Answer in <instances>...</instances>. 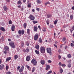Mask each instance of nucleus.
I'll list each match as a JSON object with an SVG mask.
<instances>
[{
    "instance_id": "20",
    "label": "nucleus",
    "mask_w": 74,
    "mask_h": 74,
    "mask_svg": "<svg viewBox=\"0 0 74 74\" xmlns=\"http://www.w3.org/2000/svg\"><path fill=\"white\" fill-rule=\"evenodd\" d=\"M35 48L37 49H39V45H37L35 46Z\"/></svg>"
},
{
    "instance_id": "7",
    "label": "nucleus",
    "mask_w": 74,
    "mask_h": 74,
    "mask_svg": "<svg viewBox=\"0 0 74 74\" xmlns=\"http://www.w3.org/2000/svg\"><path fill=\"white\" fill-rule=\"evenodd\" d=\"M24 69V66H22L21 67V68L19 70V72L20 73H22Z\"/></svg>"
},
{
    "instance_id": "27",
    "label": "nucleus",
    "mask_w": 74,
    "mask_h": 74,
    "mask_svg": "<svg viewBox=\"0 0 74 74\" xmlns=\"http://www.w3.org/2000/svg\"><path fill=\"white\" fill-rule=\"evenodd\" d=\"M58 21V20L56 19V20H55L54 22V23L55 25H56V23H57Z\"/></svg>"
},
{
    "instance_id": "26",
    "label": "nucleus",
    "mask_w": 74,
    "mask_h": 74,
    "mask_svg": "<svg viewBox=\"0 0 74 74\" xmlns=\"http://www.w3.org/2000/svg\"><path fill=\"white\" fill-rule=\"evenodd\" d=\"M30 29H28L27 30V33L28 34H30Z\"/></svg>"
},
{
    "instance_id": "59",
    "label": "nucleus",
    "mask_w": 74,
    "mask_h": 74,
    "mask_svg": "<svg viewBox=\"0 0 74 74\" xmlns=\"http://www.w3.org/2000/svg\"><path fill=\"white\" fill-rule=\"evenodd\" d=\"M50 28H53V26L52 25H51L50 26Z\"/></svg>"
},
{
    "instance_id": "34",
    "label": "nucleus",
    "mask_w": 74,
    "mask_h": 74,
    "mask_svg": "<svg viewBox=\"0 0 74 74\" xmlns=\"http://www.w3.org/2000/svg\"><path fill=\"white\" fill-rule=\"evenodd\" d=\"M47 4H50V3L49 2H47L45 3V5L46 6L47 5Z\"/></svg>"
},
{
    "instance_id": "31",
    "label": "nucleus",
    "mask_w": 74,
    "mask_h": 74,
    "mask_svg": "<svg viewBox=\"0 0 74 74\" xmlns=\"http://www.w3.org/2000/svg\"><path fill=\"white\" fill-rule=\"evenodd\" d=\"M18 58V56L17 55L14 56V59L16 60Z\"/></svg>"
},
{
    "instance_id": "18",
    "label": "nucleus",
    "mask_w": 74,
    "mask_h": 74,
    "mask_svg": "<svg viewBox=\"0 0 74 74\" xmlns=\"http://www.w3.org/2000/svg\"><path fill=\"white\" fill-rule=\"evenodd\" d=\"M8 49H9V48L7 46L5 47L4 48V50L5 51H8Z\"/></svg>"
},
{
    "instance_id": "4",
    "label": "nucleus",
    "mask_w": 74,
    "mask_h": 74,
    "mask_svg": "<svg viewBox=\"0 0 74 74\" xmlns=\"http://www.w3.org/2000/svg\"><path fill=\"white\" fill-rule=\"evenodd\" d=\"M47 52L48 53H51L52 50L50 48H48L47 49Z\"/></svg>"
},
{
    "instance_id": "55",
    "label": "nucleus",
    "mask_w": 74,
    "mask_h": 74,
    "mask_svg": "<svg viewBox=\"0 0 74 74\" xmlns=\"http://www.w3.org/2000/svg\"><path fill=\"white\" fill-rule=\"evenodd\" d=\"M20 69V66H18L17 68V69L18 70H19Z\"/></svg>"
},
{
    "instance_id": "1",
    "label": "nucleus",
    "mask_w": 74,
    "mask_h": 74,
    "mask_svg": "<svg viewBox=\"0 0 74 74\" xmlns=\"http://www.w3.org/2000/svg\"><path fill=\"white\" fill-rule=\"evenodd\" d=\"M40 51L42 53H44L45 52V48L44 47H40Z\"/></svg>"
},
{
    "instance_id": "45",
    "label": "nucleus",
    "mask_w": 74,
    "mask_h": 74,
    "mask_svg": "<svg viewBox=\"0 0 74 74\" xmlns=\"http://www.w3.org/2000/svg\"><path fill=\"white\" fill-rule=\"evenodd\" d=\"M21 3V1H19L17 3L18 4H20Z\"/></svg>"
},
{
    "instance_id": "54",
    "label": "nucleus",
    "mask_w": 74,
    "mask_h": 74,
    "mask_svg": "<svg viewBox=\"0 0 74 74\" xmlns=\"http://www.w3.org/2000/svg\"><path fill=\"white\" fill-rule=\"evenodd\" d=\"M58 52H59V53H61V52H62V50H61L60 49H59L58 50Z\"/></svg>"
},
{
    "instance_id": "39",
    "label": "nucleus",
    "mask_w": 74,
    "mask_h": 74,
    "mask_svg": "<svg viewBox=\"0 0 74 74\" xmlns=\"http://www.w3.org/2000/svg\"><path fill=\"white\" fill-rule=\"evenodd\" d=\"M62 41L63 42H64V41H66V38H65V37L63 38L62 39Z\"/></svg>"
},
{
    "instance_id": "13",
    "label": "nucleus",
    "mask_w": 74,
    "mask_h": 74,
    "mask_svg": "<svg viewBox=\"0 0 74 74\" xmlns=\"http://www.w3.org/2000/svg\"><path fill=\"white\" fill-rule=\"evenodd\" d=\"M50 69V66L49 65H47L46 67V70H48V69Z\"/></svg>"
},
{
    "instance_id": "5",
    "label": "nucleus",
    "mask_w": 74,
    "mask_h": 74,
    "mask_svg": "<svg viewBox=\"0 0 74 74\" xmlns=\"http://www.w3.org/2000/svg\"><path fill=\"white\" fill-rule=\"evenodd\" d=\"M31 63L34 65H36L37 64V61L34 59H33L31 61Z\"/></svg>"
},
{
    "instance_id": "33",
    "label": "nucleus",
    "mask_w": 74,
    "mask_h": 74,
    "mask_svg": "<svg viewBox=\"0 0 74 74\" xmlns=\"http://www.w3.org/2000/svg\"><path fill=\"white\" fill-rule=\"evenodd\" d=\"M24 42H22L21 44V46L22 47H23L24 46Z\"/></svg>"
},
{
    "instance_id": "32",
    "label": "nucleus",
    "mask_w": 74,
    "mask_h": 74,
    "mask_svg": "<svg viewBox=\"0 0 74 74\" xmlns=\"http://www.w3.org/2000/svg\"><path fill=\"white\" fill-rule=\"evenodd\" d=\"M67 66L68 67H69V68H70V67H71V64H68Z\"/></svg>"
},
{
    "instance_id": "35",
    "label": "nucleus",
    "mask_w": 74,
    "mask_h": 74,
    "mask_svg": "<svg viewBox=\"0 0 74 74\" xmlns=\"http://www.w3.org/2000/svg\"><path fill=\"white\" fill-rule=\"evenodd\" d=\"M24 33H25V31H24V30H22L21 31V34H22L23 35L24 34Z\"/></svg>"
},
{
    "instance_id": "56",
    "label": "nucleus",
    "mask_w": 74,
    "mask_h": 74,
    "mask_svg": "<svg viewBox=\"0 0 74 74\" xmlns=\"http://www.w3.org/2000/svg\"><path fill=\"white\" fill-rule=\"evenodd\" d=\"M48 63H52V61H51V60H49L48 61Z\"/></svg>"
},
{
    "instance_id": "30",
    "label": "nucleus",
    "mask_w": 74,
    "mask_h": 74,
    "mask_svg": "<svg viewBox=\"0 0 74 74\" xmlns=\"http://www.w3.org/2000/svg\"><path fill=\"white\" fill-rule=\"evenodd\" d=\"M67 57L68 58H71V55L70 54H68Z\"/></svg>"
},
{
    "instance_id": "16",
    "label": "nucleus",
    "mask_w": 74,
    "mask_h": 74,
    "mask_svg": "<svg viewBox=\"0 0 74 74\" xmlns=\"http://www.w3.org/2000/svg\"><path fill=\"white\" fill-rule=\"evenodd\" d=\"M26 67L27 69H28L29 71H31V68H30V67L29 66L27 65L26 66Z\"/></svg>"
},
{
    "instance_id": "60",
    "label": "nucleus",
    "mask_w": 74,
    "mask_h": 74,
    "mask_svg": "<svg viewBox=\"0 0 74 74\" xmlns=\"http://www.w3.org/2000/svg\"><path fill=\"white\" fill-rule=\"evenodd\" d=\"M54 47H56V48H58V46H57V45H56L55 44L54 45Z\"/></svg>"
},
{
    "instance_id": "50",
    "label": "nucleus",
    "mask_w": 74,
    "mask_h": 74,
    "mask_svg": "<svg viewBox=\"0 0 74 74\" xmlns=\"http://www.w3.org/2000/svg\"><path fill=\"white\" fill-rule=\"evenodd\" d=\"M71 46L72 47H74V44L73 43H71Z\"/></svg>"
},
{
    "instance_id": "10",
    "label": "nucleus",
    "mask_w": 74,
    "mask_h": 74,
    "mask_svg": "<svg viewBox=\"0 0 74 74\" xmlns=\"http://www.w3.org/2000/svg\"><path fill=\"white\" fill-rule=\"evenodd\" d=\"M4 67V65L3 64L0 65V70H3V69Z\"/></svg>"
},
{
    "instance_id": "8",
    "label": "nucleus",
    "mask_w": 74,
    "mask_h": 74,
    "mask_svg": "<svg viewBox=\"0 0 74 74\" xmlns=\"http://www.w3.org/2000/svg\"><path fill=\"white\" fill-rule=\"evenodd\" d=\"M40 63L41 64H42V65H44V64H45V60H42L40 61Z\"/></svg>"
},
{
    "instance_id": "12",
    "label": "nucleus",
    "mask_w": 74,
    "mask_h": 74,
    "mask_svg": "<svg viewBox=\"0 0 74 74\" xmlns=\"http://www.w3.org/2000/svg\"><path fill=\"white\" fill-rule=\"evenodd\" d=\"M11 59V58L9 57L8 58L6 59V62H8V61H9V60H10Z\"/></svg>"
},
{
    "instance_id": "3",
    "label": "nucleus",
    "mask_w": 74,
    "mask_h": 74,
    "mask_svg": "<svg viewBox=\"0 0 74 74\" xmlns=\"http://www.w3.org/2000/svg\"><path fill=\"white\" fill-rule=\"evenodd\" d=\"M9 45H10L12 48H15V46L14 45V43L13 42H11L9 43Z\"/></svg>"
},
{
    "instance_id": "21",
    "label": "nucleus",
    "mask_w": 74,
    "mask_h": 74,
    "mask_svg": "<svg viewBox=\"0 0 74 74\" xmlns=\"http://www.w3.org/2000/svg\"><path fill=\"white\" fill-rule=\"evenodd\" d=\"M39 42H40V43H41L42 42V39H41V38H40L38 40Z\"/></svg>"
},
{
    "instance_id": "57",
    "label": "nucleus",
    "mask_w": 74,
    "mask_h": 74,
    "mask_svg": "<svg viewBox=\"0 0 74 74\" xmlns=\"http://www.w3.org/2000/svg\"><path fill=\"white\" fill-rule=\"evenodd\" d=\"M36 10L38 11H40V9H39V8H36Z\"/></svg>"
},
{
    "instance_id": "53",
    "label": "nucleus",
    "mask_w": 74,
    "mask_h": 74,
    "mask_svg": "<svg viewBox=\"0 0 74 74\" xmlns=\"http://www.w3.org/2000/svg\"><path fill=\"white\" fill-rule=\"evenodd\" d=\"M58 58L59 59H61V56L59 55L58 56Z\"/></svg>"
},
{
    "instance_id": "37",
    "label": "nucleus",
    "mask_w": 74,
    "mask_h": 74,
    "mask_svg": "<svg viewBox=\"0 0 74 74\" xmlns=\"http://www.w3.org/2000/svg\"><path fill=\"white\" fill-rule=\"evenodd\" d=\"M31 5H32V4H31V3H30L29 4H28L27 5L28 7V8L31 7Z\"/></svg>"
},
{
    "instance_id": "23",
    "label": "nucleus",
    "mask_w": 74,
    "mask_h": 74,
    "mask_svg": "<svg viewBox=\"0 0 74 74\" xmlns=\"http://www.w3.org/2000/svg\"><path fill=\"white\" fill-rule=\"evenodd\" d=\"M35 52L36 54H40V52H39V51H37V50H36L35 51Z\"/></svg>"
},
{
    "instance_id": "11",
    "label": "nucleus",
    "mask_w": 74,
    "mask_h": 74,
    "mask_svg": "<svg viewBox=\"0 0 74 74\" xmlns=\"http://www.w3.org/2000/svg\"><path fill=\"white\" fill-rule=\"evenodd\" d=\"M12 31H14L15 30V26L14 25H12Z\"/></svg>"
},
{
    "instance_id": "47",
    "label": "nucleus",
    "mask_w": 74,
    "mask_h": 74,
    "mask_svg": "<svg viewBox=\"0 0 74 74\" xmlns=\"http://www.w3.org/2000/svg\"><path fill=\"white\" fill-rule=\"evenodd\" d=\"M25 44H26V45H27V46H29V42H26L25 43Z\"/></svg>"
},
{
    "instance_id": "44",
    "label": "nucleus",
    "mask_w": 74,
    "mask_h": 74,
    "mask_svg": "<svg viewBox=\"0 0 74 74\" xmlns=\"http://www.w3.org/2000/svg\"><path fill=\"white\" fill-rule=\"evenodd\" d=\"M37 2L38 3V4H40V3H41L40 1H39V0H37Z\"/></svg>"
},
{
    "instance_id": "43",
    "label": "nucleus",
    "mask_w": 74,
    "mask_h": 74,
    "mask_svg": "<svg viewBox=\"0 0 74 74\" xmlns=\"http://www.w3.org/2000/svg\"><path fill=\"white\" fill-rule=\"evenodd\" d=\"M18 33L19 34H21V30H19L18 32Z\"/></svg>"
},
{
    "instance_id": "6",
    "label": "nucleus",
    "mask_w": 74,
    "mask_h": 74,
    "mask_svg": "<svg viewBox=\"0 0 74 74\" xmlns=\"http://www.w3.org/2000/svg\"><path fill=\"white\" fill-rule=\"evenodd\" d=\"M38 34L36 33L35 34V35L34 36V40L35 41H36L38 39Z\"/></svg>"
},
{
    "instance_id": "2",
    "label": "nucleus",
    "mask_w": 74,
    "mask_h": 74,
    "mask_svg": "<svg viewBox=\"0 0 74 74\" xmlns=\"http://www.w3.org/2000/svg\"><path fill=\"white\" fill-rule=\"evenodd\" d=\"M29 18L30 20L33 21L35 19V17L32 14H30L29 16Z\"/></svg>"
},
{
    "instance_id": "52",
    "label": "nucleus",
    "mask_w": 74,
    "mask_h": 74,
    "mask_svg": "<svg viewBox=\"0 0 74 74\" xmlns=\"http://www.w3.org/2000/svg\"><path fill=\"white\" fill-rule=\"evenodd\" d=\"M69 64H71V60H69Z\"/></svg>"
},
{
    "instance_id": "63",
    "label": "nucleus",
    "mask_w": 74,
    "mask_h": 74,
    "mask_svg": "<svg viewBox=\"0 0 74 74\" xmlns=\"http://www.w3.org/2000/svg\"><path fill=\"white\" fill-rule=\"evenodd\" d=\"M26 1V0H23V3H25Z\"/></svg>"
},
{
    "instance_id": "19",
    "label": "nucleus",
    "mask_w": 74,
    "mask_h": 74,
    "mask_svg": "<svg viewBox=\"0 0 74 74\" xmlns=\"http://www.w3.org/2000/svg\"><path fill=\"white\" fill-rule=\"evenodd\" d=\"M2 41H4V37L3 36H2L0 39V42H2Z\"/></svg>"
},
{
    "instance_id": "24",
    "label": "nucleus",
    "mask_w": 74,
    "mask_h": 74,
    "mask_svg": "<svg viewBox=\"0 0 74 74\" xmlns=\"http://www.w3.org/2000/svg\"><path fill=\"white\" fill-rule=\"evenodd\" d=\"M27 25L26 23H24L23 24V27L24 28H26V26Z\"/></svg>"
},
{
    "instance_id": "61",
    "label": "nucleus",
    "mask_w": 74,
    "mask_h": 74,
    "mask_svg": "<svg viewBox=\"0 0 74 74\" xmlns=\"http://www.w3.org/2000/svg\"><path fill=\"white\" fill-rule=\"evenodd\" d=\"M7 74H11V72H10V71H8V72H7Z\"/></svg>"
},
{
    "instance_id": "58",
    "label": "nucleus",
    "mask_w": 74,
    "mask_h": 74,
    "mask_svg": "<svg viewBox=\"0 0 74 74\" xmlns=\"http://www.w3.org/2000/svg\"><path fill=\"white\" fill-rule=\"evenodd\" d=\"M58 64L59 66H61L62 65V63L61 62H59Z\"/></svg>"
},
{
    "instance_id": "48",
    "label": "nucleus",
    "mask_w": 74,
    "mask_h": 74,
    "mask_svg": "<svg viewBox=\"0 0 74 74\" xmlns=\"http://www.w3.org/2000/svg\"><path fill=\"white\" fill-rule=\"evenodd\" d=\"M8 65H7L6 66V70H7L8 69Z\"/></svg>"
},
{
    "instance_id": "46",
    "label": "nucleus",
    "mask_w": 74,
    "mask_h": 74,
    "mask_svg": "<svg viewBox=\"0 0 74 74\" xmlns=\"http://www.w3.org/2000/svg\"><path fill=\"white\" fill-rule=\"evenodd\" d=\"M63 69H60V73H63Z\"/></svg>"
},
{
    "instance_id": "14",
    "label": "nucleus",
    "mask_w": 74,
    "mask_h": 74,
    "mask_svg": "<svg viewBox=\"0 0 74 74\" xmlns=\"http://www.w3.org/2000/svg\"><path fill=\"white\" fill-rule=\"evenodd\" d=\"M30 57L29 56H28L26 58V60L28 62H29V61L30 60Z\"/></svg>"
},
{
    "instance_id": "42",
    "label": "nucleus",
    "mask_w": 74,
    "mask_h": 74,
    "mask_svg": "<svg viewBox=\"0 0 74 74\" xmlns=\"http://www.w3.org/2000/svg\"><path fill=\"white\" fill-rule=\"evenodd\" d=\"M9 24L11 25L12 24V21L11 20H10L9 21Z\"/></svg>"
},
{
    "instance_id": "36",
    "label": "nucleus",
    "mask_w": 74,
    "mask_h": 74,
    "mask_svg": "<svg viewBox=\"0 0 74 74\" xmlns=\"http://www.w3.org/2000/svg\"><path fill=\"white\" fill-rule=\"evenodd\" d=\"M48 73H47L46 74H51L52 73V71H50L48 72Z\"/></svg>"
},
{
    "instance_id": "51",
    "label": "nucleus",
    "mask_w": 74,
    "mask_h": 74,
    "mask_svg": "<svg viewBox=\"0 0 74 74\" xmlns=\"http://www.w3.org/2000/svg\"><path fill=\"white\" fill-rule=\"evenodd\" d=\"M61 66H62V67H65L66 66V65L65 64H62V65H61Z\"/></svg>"
},
{
    "instance_id": "62",
    "label": "nucleus",
    "mask_w": 74,
    "mask_h": 74,
    "mask_svg": "<svg viewBox=\"0 0 74 74\" xmlns=\"http://www.w3.org/2000/svg\"><path fill=\"white\" fill-rule=\"evenodd\" d=\"M24 10V9H23V8H21V10L22 11H23Z\"/></svg>"
},
{
    "instance_id": "40",
    "label": "nucleus",
    "mask_w": 74,
    "mask_h": 74,
    "mask_svg": "<svg viewBox=\"0 0 74 74\" xmlns=\"http://www.w3.org/2000/svg\"><path fill=\"white\" fill-rule=\"evenodd\" d=\"M46 23L48 26H49V20H47L46 21Z\"/></svg>"
},
{
    "instance_id": "49",
    "label": "nucleus",
    "mask_w": 74,
    "mask_h": 74,
    "mask_svg": "<svg viewBox=\"0 0 74 74\" xmlns=\"http://www.w3.org/2000/svg\"><path fill=\"white\" fill-rule=\"evenodd\" d=\"M3 53H5V55H6L7 54V52L6 50H5V51H3Z\"/></svg>"
},
{
    "instance_id": "25",
    "label": "nucleus",
    "mask_w": 74,
    "mask_h": 74,
    "mask_svg": "<svg viewBox=\"0 0 74 74\" xmlns=\"http://www.w3.org/2000/svg\"><path fill=\"white\" fill-rule=\"evenodd\" d=\"M72 29H70V32H71V33H72V32H73V30H74V25L72 27Z\"/></svg>"
},
{
    "instance_id": "15",
    "label": "nucleus",
    "mask_w": 74,
    "mask_h": 74,
    "mask_svg": "<svg viewBox=\"0 0 74 74\" xmlns=\"http://www.w3.org/2000/svg\"><path fill=\"white\" fill-rule=\"evenodd\" d=\"M3 8L5 11H7V10H8V8L5 6H4L3 7Z\"/></svg>"
},
{
    "instance_id": "22",
    "label": "nucleus",
    "mask_w": 74,
    "mask_h": 74,
    "mask_svg": "<svg viewBox=\"0 0 74 74\" xmlns=\"http://www.w3.org/2000/svg\"><path fill=\"white\" fill-rule=\"evenodd\" d=\"M32 22L34 24H36V23H38V21H33Z\"/></svg>"
},
{
    "instance_id": "17",
    "label": "nucleus",
    "mask_w": 74,
    "mask_h": 74,
    "mask_svg": "<svg viewBox=\"0 0 74 74\" xmlns=\"http://www.w3.org/2000/svg\"><path fill=\"white\" fill-rule=\"evenodd\" d=\"M0 30L2 31H3V32H5V30L4 28L3 27H0Z\"/></svg>"
},
{
    "instance_id": "29",
    "label": "nucleus",
    "mask_w": 74,
    "mask_h": 74,
    "mask_svg": "<svg viewBox=\"0 0 74 74\" xmlns=\"http://www.w3.org/2000/svg\"><path fill=\"white\" fill-rule=\"evenodd\" d=\"M47 18H50L51 16V14H47Z\"/></svg>"
},
{
    "instance_id": "41",
    "label": "nucleus",
    "mask_w": 74,
    "mask_h": 74,
    "mask_svg": "<svg viewBox=\"0 0 74 74\" xmlns=\"http://www.w3.org/2000/svg\"><path fill=\"white\" fill-rule=\"evenodd\" d=\"M73 15H71L70 16V18L71 20H72L73 19Z\"/></svg>"
},
{
    "instance_id": "9",
    "label": "nucleus",
    "mask_w": 74,
    "mask_h": 74,
    "mask_svg": "<svg viewBox=\"0 0 74 74\" xmlns=\"http://www.w3.org/2000/svg\"><path fill=\"white\" fill-rule=\"evenodd\" d=\"M34 32H37L38 29V27L37 26H34Z\"/></svg>"
},
{
    "instance_id": "64",
    "label": "nucleus",
    "mask_w": 74,
    "mask_h": 74,
    "mask_svg": "<svg viewBox=\"0 0 74 74\" xmlns=\"http://www.w3.org/2000/svg\"><path fill=\"white\" fill-rule=\"evenodd\" d=\"M71 9H72V10H74V6L72 7Z\"/></svg>"
},
{
    "instance_id": "28",
    "label": "nucleus",
    "mask_w": 74,
    "mask_h": 74,
    "mask_svg": "<svg viewBox=\"0 0 74 74\" xmlns=\"http://www.w3.org/2000/svg\"><path fill=\"white\" fill-rule=\"evenodd\" d=\"M29 50L28 48H27V49H26L25 51V52H27V53L29 52Z\"/></svg>"
},
{
    "instance_id": "38",
    "label": "nucleus",
    "mask_w": 74,
    "mask_h": 74,
    "mask_svg": "<svg viewBox=\"0 0 74 74\" xmlns=\"http://www.w3.org/2000/svg\"><path fill=\"white\" fill-rule=\"evenodd\" d=\"M34 71H35V67H34L32 69V72H34Z\"/></svg>"
}]
</instances>
